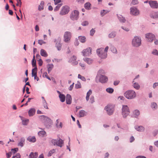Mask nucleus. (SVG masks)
Returning a JSON list of instances; mask_svg holds the SVG:
<instances>
[{
	"label": "nucleus",
	"mask_w": 158,
	"mask_h": 158,
	"mask_svg": "<svg viewBox=\"0 0 158 158\" xmlns=\"http://www.w3.org/2000/svg\"><path fill=\"white\" fill-rule=\"evenodd\" d=\"M79 65L83 69H85L86 65L85 64L80 63H79Z\"/></svg>",
	"instance_id": "13d9d810"
},
{
	"label": "nucleus",
	"mask_w": 158,
	"mask_h": 158,
	"mask_svg": "<svg viewBox=\"0 0 158 158\" xmlns=\"http://www.w3.org/2000/svg\"><path fill=\"white\" fill-rule=\"evenodd\" d=\"M44 2L43 1H41L40 2V4L38 6V9L39 11H41L44 9Z\"/></svg>",
	"instance_id": "f704fd0d"
},
{
	"label": "nucleus",
	"mask_w": 158,
	"mask_h": 158,
	"mask_svg": "<svg viewBox=\"0 0 158 158\" xmlns=\"http://www.w3.org/2000/svg\"><path fill=\"white\" fill-rule=\"evenodd\" d=\"M105 73L104 70L102 69H100L98 72L97 76L96 78V81L98 78L99 76L100 75H102V74H104Z\"/></svg>",
	"instance_id": "a878e982"
},
{
	"label": "nucleus",
	"mask_w": 158,
	"mask_h": 158,
	"mask_svg": "<svg viewBox=\"0 0 158 158\" xmlns=\"http://www.w3.org/2000/svg\"><path fill=\"white\" fill-rule=\"evenodd\" d=\"M139 2L138 0H132L131 1V3L133 5H135L138 4Z\"/></svg>",
	"instance_id": "09e8293b"
},
{
	"label": "nucleus",
	"mask_w": 158,
	"mask_h": 158,
	"mask_svg": "<svg viewBox=\"0 0 158 158\" xmlns=\"http://www.w3.org/2000/svg\"><path fill=\"white\" fill-rule=\"evenodd\" d=\"M77 57L73 56L69 59V62L71 63L73 65H77L78 62L76 61Z\"/></svg>",
	"instance_id": "dca6fc26"
},
{
	"label": "nucleus",
	"mask_w": 158,
	"mask_h": 158,
	"mask_svg": "<svg viewBox=\"0 0 158 158\" xmlns=\"http://www.w3.org/2000/svg\"><path fill=\"white\" fill-rule=\"evenodd\" d=\"M83 56H88L91 54V50L90 48H88L83 50L82 51Z\"/></svg>",
	"instance_id": "2eb2a0df"
},
{
	"label": "nucleus",
	"mask_w": 158,
	"mask_h": 158,
	"mask_svg": "<svg viewBox=\"0 0 158 158\" xmlns=\"http://www.w3.org/2000/svg\"><path fill=\"white\" fill-rule=\"evenodd\" d=\"M140 114L139 111L137 109L135 110L133 112V117L136 118H138Z\"/></svg>",
	"instance_id": "aec40b11"
},
{
	"label": "nucleus",
	"mask_w": 158,
	"mask_h": 158,
	"mask_svg": "<svg viewBox=\"0 0 158 158\" xmlns=\"http://www.w3.org/2000/svg\"><path fill=\"white\" fill-rule=\"evenodd\" d=\"M150 6L153 9L158 8V3L156 1L150 0L149 2Z\"/></svg>",
	"instance_id": "4468645a"
},
{
	"label": "nucleus",
	"mask_w": 158,
	"mask_h": 158,
	"mask_svg": "<svg viewBox=\"0 0 158 158\" xmlns=\"http://www.w3.org/2000/svg\"><path fill=\"white\" fill-rule=\"evenodd\" d=\"M92 93V91L91 89H89L86 94V96L89 97L90 95Z\"/></svg>",
	"instance_id": "774afa93"
},
{
	"label": "nucleus",
	"mask_w": 158,
	"mask_h": 158,
	"mask_svg": "<svg viewBox=\"0 0 158 158\" xmlns=\"http://www.w3.org/2000/svg\"><path fill=\"white\" fill-rule=\"evenodd\" d=\"M69 11V7L68 6H65L62 7L60 14L62 15H64L68 14Z\"/></svg>",
	"instance_id": "f8f14e48"
},
{
	"label": "nucleus",
	"mask_w": 158,
	"mask_h": 158,
	"mask_svg": "<svg viewBox=\"0 0 158 158\" xmlns=\"http://www.w3.org/2000/svg\"><path fill=\"white\" fill-rule=\"evenodd\" d=\"M62 4H58L55 8L54 9V11H57L59 9H60V7L62 5Z\"/></svg>",
	"instance_id": "49530a36"
},
{
	"label": "nucleus",
	"mask_w": 158,
	"mask_h": 158,
	"mask_svg": "<svg viewBox=\"0 0 158 158\" xmlns=\"http://www.w3.org/2000/svg\"><path fill=\"white\" fill-rule=\"evenodd\" d=\"M133 83V86L134 88L136 90H139L140 88L139 84L138 83L136 82L135 81Z\"/></svg>",
	"instance_id": "c9c22d12"
},
{
	"label": "nucleus",
	"mask_w": 158,
	"mask_h": 158,
	"mask_svg": "<svg viewBox=\"0 0 158 158\" xmlns=\"http://www.w3.org/2000/svg\"><path fill=\"white\" fill-rule=\"evenodd\" d=\"M42 119H43L44 124L47 127L51 126L52 121L50 118L47 116L43 115L42 116Z\"/></svg>",
	"instance_id": "0eeeda50"
},
{
	"label": "nucleus",
	"mask_w": 158,
	"mask_h": 158,
	"mask_svg": "<svg viewBox=\"0 0 158 158\" xmlns=\"http://www.w3.org/2000/svg\"><path fill=\"white\" fill-rule=\"evenodd\" d=\"M39 65L40 66H41L43 64V61L41 59H40L39 60Z\"/></svg>",
	"instance_id": "338daca9"
},
{
	"label": "nucleus",
	"mask_w": 158,
	"mask_h": 158,
	"mask_svg": "<svg viewBox=\"0 0 158 158\" xmlns=\"http://www.w3.org/2000/svg\"><path fill=\"white\" fill-rule=\"evenodd\" d=\"M40 54L42 56L44 57H46L48 56V54L47 52L43 49H41L40 50Z\"/></svg>",
	"instance_id": "7c9ffc66"
},
{
	"label": "nucleus",
	"mask_w": 158,
	"mask_h": 158,
	"mask_svg": "<svg viewBox=\"0 0 158 158\" xmlns=\"http://www.w3.org/2000/svg\"><path fill=\"white\" fill-rule=\"evenodd\" d=\"M64 41L66 43L70 42L72 37V34L71 32L68 31L64 32Z\"/></svg>",
	"instance_id": "6e6552de"
},
{
	"label": "nucleus",
	"mask_w": 158,
	"mask_h": 158,
	"mask_svg": "<svg viewBox=\"0 0 158 158\" xmlns=\"http://www.w3.org/2000/svg\"><path fill=\"white\" fill-rule=\"evenodd\" d=\"M38 44L40 45H42L43 44H44L46 43L43 40H39L38 42Z\"/></svg>",
	"instance_id": "052dcab7"
},
{
	"label": "nucleus",
	"mask_w": 158,
	"mask_h": 158,
	"mask_svg": "<svg viewBox=\"0 0 158 158\" xmlns=\"http://www.w3.org/2000/svg\"><path fill=\"white\" fill-rule=\"evenodd\" d=\"M118 19L119 21L121 23H125L126 22V19L125 18L120 14H117Z\"/></svg>",
	"instance_id": "a211bd4d"
},
{
	"label": "nucleus",
	"mask_w": 158,
	"mask_h": 158,
	"mask_svg": "<svg viewBox=\"0 0 158 158\" xmlns=\"http://www.w3.org/2000/svg\"><path fill=\"white\" fill-rule=\"evenodd\" d=\"M17 1V3L16 4V6H19L21 7L22 5V2L21 0H16Z\"/></svg>",
	"instance_id": "5fc2aeb1"
},
{
	"label": "nucleus",
	"mask_w": 158,
	"mask_h": 158,
	"mask_svg": "<svg viewBox=\"0 0 158 158\" xmlns=\"http://www.w3.org/2000/svg\"><path fill=\"white\" fill-rule=\"evenodd\" d=\"M87 112L84 110H80L78 113V116L79 117H82L86 115Z\"/></svg>",
	"instance_id": "412c9836"
},
{
	"label": "nucleus",
	"mask_w": 158,
	"mask_h": 158,
	"mask_svg": "<svg viewBox=\"0 0 158 158\" xmlns=\"http://www.w3.org/2000/svg\"><path fill=\"white\" fill-rule=\"evenodd\" d=\"M53 65L52 64H48L47 65L48 73H49L53 67Z\"/></svg>",
	"instance_id": "4c0bfd02"
},
{
	"label": "nucleus",
	"mask_w": 158,
	"mask_h": 158,
	"mask_svg": "<svg viewBox=\"0 0 158 158\" xmlns=\"http://www.w3.org/2000/svg\"><path fill=\"white\" fill-rule=\"evenodd\" d=\"M116 33L115 31H112L108 34V37L109 38H113L116 36Z\"/></svg>",
	"instance_id": "c756f323"
},
{
	"label": "nucleus",
	"mask_w": 158,
	"mask_h": 158,
	"mask_svg": "<svg viewBox=\"0 0 158 158\" xmlns=\"http://www.w3.org/2000/svg\"><path fill=\"white\" fill-rule=\"evenodd\" d=\"M111 51L114 53L117 54V49L114 46L111 45L110 48Z\"/></svg>",
	"instance_id": "58836bf2"
},
{
	"label": "nucleus",
	"mask_w": 158,
	"mask_h": 158,
	"mask_svg": "<svg viewBox=\"0 0 158 158\" xmlns=\"http://www.w3.org/2000/svg\"><path fill=\"white\" fill-rule=\"evenodd\" d=\"M90 101L91 103H93L94 102V96H91V97Z\"/></svg>",
	"instance_id": "69168bd1"
},
{
	"label": "nucleus",
	"mask_w": 158,
	"mask_h": 158,
	"mask_svg": "<svg viewBox=\"0 0 158 158\" xmlns=\"http://www.w3.org/2000/svg\"><path fill=\"white\" fill-rule=\"evenodd\" d=\"M46 133L44 130L42 129L41 131H39L38 133V135L39 136L43 137L45 135Z\"/></svg>",
	"instance_id": "a19ab883"
},
{
	"label": "nucleus",
	"mask_w": 158,
	"mask_h": 158,
	"mask_svg": "<svg viewBox=\"0 0 158 158\" xmlns=\"http://www.w3.org/2000/svg\"><path fill=\"white\" fill-rule=\"evenodd\" d=\"M124 96L128 99H132L136 97V93L133 90H128L125 92Z\"/></svg>",
	"instance_id": "f03ea898"
},
{
	"label": "nucleus",
	"mask_w": 158,
	"mask_h": 158,
	"mask_svg": "<svg viewBox=\"0 0 158 158\" xmlns=\"http://www.w3.org/2000/svg\"><path fill=\"white\" fill-rule=\"evenodd\" d=\"M108 12H106L105 10H103L101 11V15L102 16L105 15Z\"/></svg>",
	"instance_id": "680f3d73"
},
{
	"label": "nucleus",
	"mask_w": 158,
	"mask_h": 158,
	"mask_svg": "<svg viewBox=\"0 0 158 158\" xmlns=\"http://www.w3.org/2000/svg\"><path fill=\"white\" fill-rule=\"evenodd\" d=\"M106 91L110 94H112L114 92V89L111 88H108L106 89Z\"/></svg>",
	"instance_id": "37998d69"
},
{
	"label": "nucleus",
	"mask_w": 158,
	"mask_h": 158,
	"mask_svg": "<svg viewBox=\"0 0 158 158\" xmlns=\"http://www.w3.org/2000/svg\"><path fill=\"white\" fill-rule=\"evenodd\" d=\"M121 28L123 29L124 30L127 32H128L129 31V28L125 27L122 26L121 27Z\"/></svg>",
	"instance_id": "bf43d9fd"
},
{
	"label": "nucleus",
	"mask_w": 158,
	"mask_h": 158,
	"mask_svg": "<svg viewBox=\"0 0 158 158\" xmlns=\"http://www.w3.org/2000/svg\"><path fill=\"white\" fill-rule=\"evenodd\" d=\"M21 156L19 153H17L15 156H13L12 158H20Z\"/></svg>",
	"instance_id": "6e6d98bb"
},
{
	"label": "nucleus",
	"mask_w": 158,
	"mask_h": 158,
	"mask_svg": "<svg viewBox=\"0 0 158 158\" xmlns=\"http://www.w3.org/2000/svg\"><path fill=\"white\" fill-rule=\"evenodd\" d=\"M59 98L60 99V101L61 102H64L65 101V97L64 95L63 94L59 95Z\"/></svg>",
	"instance_id": "e433bc0d"
},
{
	"label": "nucleus",
	"mask_w": 158,
	"mask_h": 158,
	"mask_svg": "<svg viewBox=\"0 0 158 158\" xmlns=\"http://www.w3.org/2000/svg\"><path fill=\"white\" fill-rule=\"evenodd\" d=\"M42 105L44 108L46 109H48V104L45 100L42 101Z\"/></svg>",
	"instance_id": "79ce46f5"
},
{
	"label": "nucleus",
	"mask_w": 158,
	"mask_h": 158,
	"mask_svg": "<svg viewBox=\"0 0 158 158\" xmlns=\"http://www.w3.org/2000/svg\"><path fill=\"white\" fill-rule=\"evenodd\" d=\"M75 88L76 89H79L81 87V83L78 81L77 83L75 85Z\"/></svg>",
	"instance_id": "a18cd8bd"
},
{
	"label": "nucleus",
	"mask_w": 158,
	"mask_h": 158,
	"mask_svg": "<svg viewBox=\"0 0 158 158\" xmlns=\"http://www.w3.org/2000/svg\"><path fill=\"white\" fill-rule=\"evenodd\" d=\"M134 128L136 131L139 132H143L145 130L144 127L141 125H135Z\"/></svg>",
	"instance_id": "f3484780"
},
{
	"label": "nucleus",
	"mask_w": 158,
	"mask_h": 158,
	"mask_svg": "<svg viewBox=\"0 0 158 158\" xmlns=\"http://www.w3.org/2000/svg\"><path fill=\"white\" fill-rule=\"evenodd\" d=\"M152 53L155 56H158V51L156 49H153L152 51Z\"/></svg>",
	"instance_id": "de8ad7c7"
},
{
	"label": "nucleus",
	"mask_w": 158,
	"mask_h": 158,
	"mask_svg": "<svg viewBox=\"0 0 158 158\" xmlns=\"http://www.w3.org/2000/svg\"><path fill=\"white\" fill-rule=\"evenodd\" d=\"M145 37L147 40L150 42H152L155 38V35L151 33H147L145 34Z\"/></svg>",
	"instance_id": "9d476101"
},
{
	"label": "nucleus",
	"mask_w": 158,
	"mask_h": 158,
	"mask_svg": "<svg viewBox=\"0 0 158 158\" xmlns=\"http://www.w3.org/2000/svg\"><path fill=\"white\" fill-rule=\"evenodd\" d=\"M95 32V30L93 29H92L90 31V35L91 36H93L94 35Z\"/></svg>",
	"instance_id": "e2e57ef3"
},
{
	"label": "nucleus",
	"mask_w": 158,
	"mask_h": 158,
	"mask_svg": "<svg viewBox=\"0 0 158 158\" xmlns=\"http://www.w3.org/2000/svg\"><path fill=\"white\" fill-rule=\"evenodd\" d=\"M141 44V39L140 36H135L132 40V45L135 47H138Z\"/></svg>",
	"instance_id": "f257e3e1"
},
{
	"label": "nucleus",
	"mask_w": 158,
	"mask_h": 158,
	"mask_svg": "<svg viewBox=\"0 0 158 158\" xmlns=\"http://www.w3.org/2000/svg\"><path fill=\"white\" fill-rule=\"evenodd\" d=\"M151 107L153 110H155L157 109L158 108V106L156 103L153 102L151 103Z\"/></svg>",
	"instance_id": "2f4dec72"
},
{
	"label": "nucleus",
	"mask_w": 158,
	"mask_h": 158,
	"mask_svg": "<svg viewBox=\"0 0 158 158\" xmlns=\"http://www.w3.org/2000/svg\"><path fill=\"white\" fill-rule=\"evenodd\" d=\"M35 112V109L32 108L31 109L28 111V113L29 116L30 117L33 116Z\"/></svg>",
	"instance_id": "393cba45"
},
{
	"label": "nucleus",
	"mask_w": 158,
	"mask_h": 158,
	"mask_svg": "<svg viewBox=\"0 0 158 158\" xmlns=\"http://www.w3.org/2000/svg\"><path fill=\"white\" fill-rule=\"evenodd\" d=\"M90 6L91 4L89 2H86L84 4L85 8V9L88 10H89L91 9Z\"/></svg>",
	"instance_id": "ea45409f"
},
{
	"label": "nucleus",
	"mask_w": 158,
	"mask_h": 158,
	"mask_svg": "<svg viewBox=\"0 0 158 158\" xmlns=\"http://www.w3.org/2000/svg\"><path fill=\"white\" fill-rule=\"evenodd\" d=\"M19 117L22 120V124L23 125H27L29 122V120L28 119L25 118L21 116H19Z\"/></svg>",
	"instance_id": "6ab92c4d"
},
{
	"label": "nucleus",
	"mask_w": 158,
	"mask_h": 158,
	"mask_svg": "<svg viewBox=\"0 0 158 158\" xmlns=\"http://www.w3.org/2000/svg\"><path fill=\"white\" fill-rule=\"evenodd\" d=\"M12 154V152H9L8 153H6V156L7 157H10L11 156Z\"/></svg>",
	"instance_id": "0e129e2a"
},
{
	"label": "nucleus",
	"mask_w": 158,
	"mask_h": 158,
	"mask_svg": "<svg viewBox=\"0 0 158 158\" xmlns=\"http://www.w3.org/2000/svg\"><path fill=\"white\" fill-rule=\"evenodd\" d=\"M25 141V139L24 138H21L20 139L19 142L18 144V146L21 147H23Z\"/></svg>",
	"instance_id": "cd10ccee"
},
{
	"label": "nucleus",
	"mask_w": 158,
	"mask_h": 158,
	"mask_svg": "<svg viewBox=\"0 0 158 158\" xmlns=\"http://www.w3.org/2000/svg\"><path fill=\"white\" fill-rule=\"evenodd\" d=\"M150 16L151 18L154 19H158V11L153 12L150 15Z\"/></svg>",
	"instance_id": "4be33fe9"
},
{
	"label": "nucleus",
	"mask_w": 158,
	"mask_h": 158,
	"mask_svg": "<svg viewBox=\"0 0 158 158\" xmlns=\"http://www.w3.org/2000/svg\"><path fill=\"white\" fill-rule=\"evenodd\" d=\"M78 78L80 79L82 81H86V79L85 77H84L82 76L80 74L78 75Z\"/></svg>",
	"instance_id": "8fccbe9b"
},
{
	"label": "nucleus",
	"mask_w": 158,
	"mask_h": 158,
	"mask_svg": "<svg viewBox=\"0 0 158 158\" xmlns=\"http://www.w3.org/2000/svg\"><path fill=\"white\" fill-rule=\"evenodd\" d=\"M32 77H34V79L35 80H36L37 81H38L39 80V78L38 77H37V74H33V73H32Z\"/></svg>",
	"instance_id": "864d4df0"
},
{
	"label": "nucleus",
	"mask_w": 158,
	"mask_h": 158,
	"mask_svg": "<svg viewBox=\"0 0 158 158\" xmlns=\"http://www.w3.org/2000/svg\"><path fill=\"white\" fill-rule=\"evenodd\" d=\"M96 52L98 55L101 59H105L107 56V53L106 52H104L103 48L98 49Z\"/></svg>",
	"instance_id": "39448f33"
},
{
	"label": "nucleus",
	"mask_w": 158,
	"mask_h": 158,
	"mask_svg": "<svg viewBox=\"0 0 158 158\" xmlns=\"http://www.w3.org/2000/svg\"><path fill=\"white\" fill-rule=\"evenodd\" d=\"M18 151V149L17 148L12 149L11 150V152H12V154L13 153V154L15 153L16 152H17Z\"/></svg>",
	"instance_id": "603ef678"
},
{
	"label": "nucleus",
	"mask_w": 158,
	"mask_h": 158,
	"mask_svg": "<svg viewBox=\"0 0 158 158\" xmlns=\"http://www.w3.org/2000/svg\"><path fill=\"white\" fill-rule=\"evenodd\" d=\"M99 81L102 83H105L107 82L108 81V78L106 76L102 75H100L98 77Z\"/></svg>",
	"instance_id": "ddd939ff"
},
{
	"label": "nucleus",
	"mask_w": 158,
	"mask_h": 158,
	"mask_svg": "<svg viewBox=\"0 0 158 158\" xmlns=\"http://www.w3.org/2000/svg\"><path fill=\"white\" fill-rule=\"evenodd\" d=\"M72 98L70 95L67 94L66 98V103L68 104H70L71 103Z\"/></svg>",
	"instance_id": "b1692460"
},
{
	"label": "nucleus",
	"mask_w": 158,
	"mask_h": 158,
	"mask_svg": "<svg viewBox=\"0 0 158 158\" xmlns=\"http://www.w3.org/2000/svg\"><path fill=\"white\" fill-rule=\"evenodd\" d=\"M38 156V154L37 152L33 153L31 152L29 155V158H36Z\"/></svg>",
	"instance_id": "72a5a7b5"
},
{
	"label": "nucleus",
	"mask_w": 158,
	"mask_h": 158,
	"mask_svg": "<svg viewBox=\"0 0 158 158\" xmlns=\"http://www.w3.org/2000/svg\"><path fill=\"white\" fill-rule=\"evenodd\" d=\"M27 140L30 142L33 143L35 142L36 141V139L34 136L28 137L27 139Z\"/></svg>",
	"instance_id": "473e14b6"
},
{
	"label": "nucleus",
	"mask_w": 158,
	"mask_h": 158,
	"mask_svg": "<svg viewBox=\"0 0 158 158\" xmlns=\"http://www.w3.org/2000/svg\"><path fill=\"white\" fill-rule=\"evenodd\" d=\"M115 105H114L109 104L105 108L107 114L109 115H112L114 111Z\"/></svg>",
	"instance_id": "7ed1b4c3"
},
{
	"label": "nucleus",
	"mask_w": 158,
	"mask_h": 158,
	"mask_svg": "<svg viewBox=\"0 0 158 158\" xmlns=\"http://www.w3.org/2000/svg\"><path fill=\"white\" fill-rule=\"evenodd\" d=\"M83 60L85 62L89 64H91L93 63L94 61L92 59L87 57L83 58Z\"/></svg>",
	"instance_id": "5701e85b"
},
{
	"label": "nucleus",
	"mask_w": 158,
	"mask_h": 158,
	"mask_svg": "<svg viewBox=\"0 0 158 158\" xmlns=\"http://www.w3.org/2000/svg\"><path fill=\"white\" fill-rule=\"evenodd\" d=\"M130 14L133 16H138L139 14V11L135 7L133 6L130 8Z\"/></svg>",
	"instance_id": "9b49d317"
},
{
	"label": "nucleus",
	"mask_w": 158,
	"mask_h": 158,
	"mask_svg": "<svg viewBox=\"0 0 158 158\" xmlns=\"http://www.w3.org/2000/svg\"><path fill=\"white\" fill-rule=\"evenodd\" d=\"M78 38L79 41L82 43H85L86 42V39L85 36H79Z\"/></svg>",
	"instance_id": "c85d7f7f"
},
{
	"label": "nucleus",
	"mask_w": 158,
	"mask_h": 158,
	"mask_svg": "<svg viewBox=\"0 0 158 158\" xmlns=\"http://www.w3.org/2000/svg\"><path fill=\"white\" fill-rule=\"evenodd\" d=\"M158 133V130L156 129L154 130L152 133L153 135L154 136H155Z\"/></svg>",
	"instance_id": "4d7b16f0"
},
{
	"label": "nucleus",
	"mask_w": 158,
	"mask_h": 158,
	"mask_svg": "<svg viewBox=\"0 0 158 158\" xmlns=\"http://www.w3.org/2000/svg\"><path fill=\"white\" fill-rule=\"evenodd\" d=\"M122 114L124 118H126L130 113L128 106L126 105H123L122 108Z\"/></svg>",
	"instance_id": "20e7f679"
},
{
	"label": "nucleus",
	"mask_w": 158,
	"mask_h": 158,
	"mask_svg": "<svg viewBox=\"0 0 158 158\" xmlns=\"http://www.w3.org/2000/svg\"><path fill=\"white\" fill-rule=\"evenodd\" d=\"M56 152V149H52L51 150L48 152V156H51L52 154L55 153Z\"/></svg>",
	"instance_id": "c03bdc74"
},
{
	"label": "nucleus",
	"mask_w": 158,
	"mask_h": 158,
	"mask_svg": "<svg viewBox=\"0 0 158 158\" xmlns=\"http://www.w3.org/2000/svg\"><path fill=\"white\" fill-rule=\"evenodd\" d=\"M56 46L58 50L60 51L61 50V44H60V39H59L58 41L56 42Z\"/></svg>",
	"instance_id": "bb28decb"
},
{
	"label": "nucleus",
	"mask_w": 158,
	"mask_h": 158,
	"mask_svg": "<svg viewBox=\"0 0 158 158\" xmlns=\"http://www.w3.org/2000/svg\"><path fill=\"white\" fill-rule=\"evenodd\" d=\"M79 12L77 10L72 11L70 15V18L73 20H77L79 17Z\"/></svg>",
	"instance_id": "1a4fd4ad"
},
{
	"label": "nucleus",
	"mask_w": 158,
	"mask_h": 158,
	"mask_svg": "<svg viewBox=\"0 0 158 158\" xmlns=\"http://www.w3.org/2000/svg\"><path fill=\"white\" fill-rule=\"evenodd\" d=\"M51 142L54 145L62 147L64 143V141L60 138L56 139H52Z\"/></svg>",
	"instance_id": "423d86ee"
},
{
	"label": "nucleus",
	"mask_w": 158,
	"mask_h": 158,
	"mask_svg": "<svg viewBox=\"0 0 158 158\" xmlns=\"http://www.w3.org/2000/svg\"><path fill=\"white\" fill-rule=\"evenodd\" d=\"M37 68L36 66L35 67V68L32 69L31 74L32 73L33 74H37Z\"/></svg>",
	"instance_id": "3c124183"
}]
</instances>
